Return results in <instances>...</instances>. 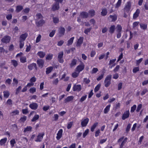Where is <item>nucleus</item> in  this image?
Returning a JSON list of instances; mask_svg holds the SVG:
<instances>
[{
	"label": "nucleus",
	"mask_w": 148,
	"mask_h": 148,
	"mask_svg": "<svg viewBox=\"0 0 148 148\" xmlns=\"http://www.w3.org/2000/svg\"><path fill=\"white\" fill-rule=\"evenodd\" d=\"M112 78V75H109L106 76L104 80L105 86L108 87L111 84V79Z\"/></svg>",
	"instance_id": "f257e3e1"
},
{
	"label": "nucleus",
	"mask_w": 148,
	"mask_h": 148,
	"mask_svg": "<svg viewBox=\"0 0 148 148\" xmlns=\"http://www.w3.org/2000/svg\"><path fill=\"white\" fill-rule=\"evenodd\" d=\"M44 135V134L43 133H39L38 135L37 136L35 141L36 142H40L41 141Z\"/></svg>",
	"instance_id": "f03ea898"
},
{
	"label": "nucleus",
	"mask_w": 148,
	"mask_h": 148,
	"mask_svg": "<svg viewBox=\"0 0 148 148\" xmlns=\"http://www.w3.org/2000/svg\"><path fill=\"white\" fill-rule=\"evenodd\" d=\"M89 121V119L87 118L82 119L81 122L82 127H86Z\"/></svg>",
	"instance_id": "7ed1b4c3"
},
{
	"label": "nucleus",
	"mask_w": 148,
	"mask_h": 148,
	"mask_svg": "<svg viewBox=\"0 0 148 148\" xmlns=\"http://www.w3.org/2000/svg\"><path fill=\"white\" fill-rule=\"evenodd\" d=\"M64 54L63 51H61L59 53L58 56V60L59 62L61 63H62L64 60L63 59V56Z\"/></svg>",
	"instance_id": "20e7f679"
},
{
	"label": "nucleus",
	"mask_w": 148,
	"mask_h": 148,
	"mask_svg": "<svg viewBox=\"0 0 148 148\" xmlns=\"http://www.w3.org/2000/svg\"><path fill=\"white\" fill-rule=\"evenodd\" d=\"M11 39V37L9 36H5L1 39V41L3 42L7 43L9 42Z\"/></svg>",
	"instance_id": "39448f33"
},
{
	"label": "nucleus",
	"mask_w": 148,
	"mask_h": 148,
	"mask_svg": "<svg viewBox=\"0 0 148 148\" xmlns=\"http://www.w3.org/2000/svg\"><path fill=\"white\" fill-rule=\"evenodd\" d=\"M130 112L129 110H127L124 112L123 114L122 119L123 120H124L125 119L127 118L129 116Z\"/></svg>",
	"instance_id": "423d86ee"
},
{
	"label": "nucleus",
	"mask_w": 148,
	"mask_h": 148,
	"mask_svg": "<svg viewBox=\"0 0 148 148\" xmlns=\"http://www.w3.org/2000/svg\"><path fill=\"white\" fill-rule=\"evenodd\" d=\"M84 65L83 64H81L78 65L76 68V71L77 72H78L80 73V71H82L84 69Z\"/></svg>",
	"instance_id": "0eeeda50"
},
{
	"label": "nucleus",
	"mask_w": 148,
	"mask_h": 148,
	"mask_svg": "<svg viewBox=\"0 0 148 148\" xmlns=\"http://www.w3.org/2000/svg\"><path fill=\"white\" fill-rule=\"evenodd\" d=\"M65 29L64 28L60 27L59 28L58 34L60 36H62L65 32Z\"/></svg>",
	"instance_id": "6e6552de"
},
{
	"label": "nucleus",
	"mask_w": 148,
	"mask_h": 148,
	"mask_svg": "<svg viewBox=\"0 0 148 148\" xmlns=\"http://www.w3.org/2000/svg\"><path fill=\"white\" fill-rule=\"evenodd\" d=\"M131 4L130 2H128L124 8V11L128 13L131 8Z\"/></svg>",
	"instance_id": "1a4fd4ad"
},
{
	"label": "nucleus",
	"mask_w": 148,
	"mask_h": 148,
	"mask_svg": "<svg viewBox=\"0 0 148 148\" xmlns=\"http://www.w3.org/2000/svg\"><path fill=\"white\" fill-rule=\"evenodd\" d=\"M81 89V86L80 85L75 84L73 87L74 91H79Z\"/></svg>",
	"instance_id": "9d476101"
},
{
	"label": "nucleus",
	"mask_w": 148,
	"mask_h": 148,
	"mask_svg": "<svg viewBox=\"0 0 148 148\" xmlns=\"http://www.w3.org/2000/svg\"><path fill=\"white\" fill-rule=\"evenodd\" d=\"M63 132V130L62 129H60L58 131L57 134V136L56 137V139L57 140H59L62 137Z\"/></svg>",
	"instance_id": "9b49d317"
},
{
	"label": "nucleus",
	"mask_w": 148,
	"mask_h": 148,
	"mask_svg": "<svg viewBox=\"0 0 148 148\" xmlns=\"http://www.w3.org/2000/svg\"><path fill=\"white\" fill-rule=\"evenodd\" d=\"M60 8L59 3H55L53 5L52 10L53 11L58 10Z\"/></svg>",
	"instance_id": "f8f14e48"
},
{
	"label": "nucleus",
	"mask_w": 148,
	"mask_h": 148,
	"mask_svg": "<svg viewBox=\"0 0 148 148\" xmlns=\"http://www.w3.org/2000/svg\"><path fill=\"white\" fill-rule=\"evenodd\" d=\"M117 15L115 14L114 15H110L109 17H108V18L110 21L114 22L117 19Z\"/></svg>",
	"instance_id": "ddd939ff"
},
{
	"label": "nucleus",
	"mask_w": 148,
	"mask_h": 148,
	"mask_svg": "<svg viewBox=\"0 0 148 148\" xmlns=\"http://www.w3.org/2000/svg\"><path fill=\"white\" fill-rule=\"evenodd\" d=\"M27 33L23 34L22 35H21L20 37V41L23 42L25 40L26 38L27 37Z\"/></svg>",
	"instance_id": "4468645a"
},
{
	"label": "nucleus",
	"mask_w": 148,
	"mask_h": 148,
	"mask_svg": "<svg viewBox=\"0 0 148 148\" xmlns=\"http://www.w3.org/2000/svg\"><path fill=\"white\" fill-rule=\"evenodd\" d=\"M29 107L32 110H36L38 107V104L36 103H32L29 105Z\"/></svg>",
	"instance_id": "2eb2a0df"
},
{
	"label": "nucleus",
	"mask_w": 148,
	"mask_h": 148,
	"mask_svg": "<svg viewBox=\"0 0 148 148\" xmlns=\"http://www.w3.org/2000/svg\"><path fill=\"white\" fill-rule=\"evenodd\" d=\"M37 63L39 66L42 68L44 64V61L42 59H39L37 60Z\"/></svg>",
	"instance_id": "dca6fc26"
},
{
	"label": "nucleus",
	"mask_w": 148,
	"mask_h": 148,
	"mask_svg": "<svg viewBox=\"0 0 148 148\" xmlns=\"http://www.w3.org/2000/svg\"><path fill=\"white\" fill-rule=\"evenodd\" d=\"M28 67L29 69L31 70H32L34 68H35L36 70L37 69L36 65L35 63H33L30 64L28 66Z\"/></svg>",
	"instance_id": "f3484780"
},
{
	"label": "nucleus",
	"mask_w": 148,
	"mask_h": 148,
	"mask_svg": "<svg viewBox=\"0 0 148 148\" xmlns=\"http://www.w3.org/2000/svg\"><path fill=\"white\" fill-rule=\"evenodd\" d=\"M140 13V10L139 9H137L135 12L134 13L133 15V18L134 19H136L139 16Z\"/></svg>",
	"instance_id": "a211bd4d"
},
{
	"label": "nucleus",
	"mask_w": 148,
	"mask_h": 148,
	"mask_svg": "<svg viewBox=\"0 0 148 148\" xmlns=\"http://www.w3.org/2000/svg\"><path fill=\"white\" fill-rule=\"evenodd\" d=\"M45 21L44 20L42 19L36 23V24L38 27H40L42 26L45 23Z\"/></svg>",
	"instance_id": "6ab92c4d"
},
{
	"label": "nucleus",
	"mask_w": 148,
	"mask_h": 148,
	"mask_svg": "<svg viewBox=\"0 0 148 148\" xmlns=\"http://www.w3.org/2000/svg\"><path fill=\"white\" fill-rule=\"evenodd\" d=\"M83 37H80L78 39L77 41L76 45L77 47L80 46L82 44L83 42Z\"/></svg>",
	"instance_id": "aec40b11"
},
{
	"label": "nucleus",
	"mask_w": 148,
	"mask_h": 148,
	"mask_svg": "<svg viewBox=\"0 0 148 148\" xmlns=\"http://www.w3.org/2000/svg\"><path fill=\"white\" fill-rule=\"evenodd\" d=\"M88 16V14L85 12H83L80 13L79 18H86Z\"/></svg>",
	"instance_id": "412c9836"
},
{
	"label": "nucleus",
	"mask_w": 148,
	"mask_h": 148,
	"mask_svg": "<svg viewBox=\"0 0 148 148\" xmlns=\"http://www.w3.org/2000/svg\"><path fill=\"white\" fill-rule=\"evenodd\" d=\"M74 98L73 96H70L68 97L64 100V102L66 103L69 102L72 100Z\"/></svg>",
	"instance_id": "4be33fe9"
},
{
	"label": "nucleus",
	"mask_w": 148,
	"mask_h": 148,
	"mask_svg": "<svg viewBox=\"0 0 148 148\" xmlns=\"http://www.w3.org/2000/svg\"><path fill=\"white\" fill-rule=\"evenodd\" d=\"M7 140V138L2 139L0 140V145L2 146L4 145Z\"/></svg>",
	"instance_id": "5701e85b"
},
{
	"label": "nucleus",
	"mask_w": 148,
	"mask_h": 148,
	"mask_svg": "<svg viewBox=\"0 0 148 148\" xmlns=\"http://www.w3.org/2000/svg\"><path fill=\"white\" fill-rule=\"evenodd\" d=\"M77 60L75 59H73L70 64V66L71 67H72L73 66H75L77 63Z\"/></svg>",
	"instance_id": "b1692460"
},
{
	"label": "nucleus",
	"mask_w": 148,
	"mask_h": 148,
	"mask_svg": "<svg viewBox=\"0 0 148 148\" xmlns=\"http://www.w3.org/2000/svg\"><path fill=\"white\" fill-rule=\"evenodd\" d=\"M110 105L107 106L104 110V113L105 114H107L109 111L110 107Z\"/></svg>",
	"instance_id": "393cba45"
},
{
	"label": "nucleus",
	"mask_w": 148,
	"mask_h": 148,
	"mask_svg": "<svg viewBox=\"0 0 148 148\" xmlns=\"http://www.w3.org/2000/svg\"><path fill=\"white\" fill-rule=\"evenodd\" d=\"M32 127L30 126H27L25 128L24 130V132H27L31 131Z\"/></svg>",
	"instance_id": "a878e982"
},
{
	"label": "nucleus",
	"mask_w": 148,
	"mask_h": 148,
	"mask_svg": "<svg viewBox=\"0 0 148 148\" xmlns=\"http://www.w3.org/2000/svg\"><path fill=\"white\" fill-rule=\"evenodd\" d=\"M3 96L6 98H8L9 97L10 93L8 91H4L3 92Z\"/></svg>",
	"instance_id": "bb28decb"
},
{
	"label": "nucleus",
	"mask_w": 148,
	"mask_h": 148,
	"mask_svg": "<svg viewBox=\"0 0 148 148\" xmlns=\"http://www.w3.org/2000/svg\"><path fill=\"white\" fill-rule=\"evenodd\" d=\"M37 54L40 58H43L45 56V53L43 51H40Z\"/></svg>",
	"instance_id": "cd10ccee"
},
{
	"label": "nucleus",
	"mask_w": 148,
	"mask_h": 148,
	"mask_svg": "<svg viewBox=\"0 0 148 148\" xmlns=\"http://www.w3.org/2000/svg\"><path fill=\"white\" fill-rule=\"evenodd\" d=\"M115 29V26L114 25H112L111 26L109 29V32L111 34L114 33Z\"/></svg>",
	"instance_id": "c85d7f7f"
},
{
	"label": "nucleus",
	"mask_w": 148,
	"mask_h": 148,
	"mask_svg": "<svg viewBox=\"0 0 148 148\" xmlns=\"http://www.w3.org/2000/svg\"><path fill=\"white\" fill-rule=\"evenodd\" d=\"M117 32H121L122 30V27L121 25H117L116 28Z\"/></svg>",
	"instance_id": "c756f323"
},
{
	"label": "nucleus",
	"mask_w": 148,
	"mask_h": 148,
	"mask_svg": "<svg viewBox=\"0 0 148 148\" xmlns=\"http://www.w3.org/2000/svg\"><path fill=\"white\" fill-rule=\"evenodd\" d=\"M53 69V67L52 66H50L47 68L46 69V74H48L50 73Z\"/></svg>",
	"instance_id": "7c9ffc66"
},
{
	"label": "nucleus",
	"mask_w": 148,
	"mask_h": 148,
	"mask_svg": "<svg viewBox=\"0 0 148 148\" xmlns=\"http://www.w3.org/2000/svg\"><path fill=\"white\" fill-rule=\"evenodd\" d=\"M19 113V111L17 110H15L12 111L11 114L12 116H14L16 115H18Z\"/></svg>",
	"instance_id": "2f4dec72"
},
{
	"label": "nucleus",
	"mask_w": 148,
	"mask_h": 148,
	"mask_svg": "<svg viewBox=\"0 0 148 148\" xmlns=\"http://www.w3.org/2000/svg\"><path fill=\"white\" fill-rule=\"evenodd\" d=\"M39 117V116L38 114H35L31 120L32 122H34L38 120Z\"/></svg>",
	"instance_id": "473e14b6"
},
{
	"label": "nucleus",
	"mask_w": 148,
	"mask_h": 148,
	"mask_svg": "<svg viewBox=\"0 0 148 148\" xmlns=\"http://www.w3.org/2000/svg\"><path fill=\"white\" fill-rule=\"evenodd\" d=\"M74 39V37H72L70 38L68 41L67 45L69 46L71 45L73 42Z\"/></svg>",
	"instance_id": "72a5a7b5"
},
{
	"label": "nucleus",
	"mask_w": 148,
	"mask_h": 148,
	"mask_svg": "<svg viewBox=\"0 0 148 148\" xmlns=\"http://www.w3.org/2000/svg\"><path fill=\"white\" fill-rule=\"evenodd\" d=\"M23 9V7L21 5H18L16 7V11L17 12L21 11Z\"/></svg>",
	"instance_id": "f704fd0d"
},
{
	"label": "nucleus",
	"mask_w": 148,
	"mask_h": 148,
	"mask_svg": "<svg viewBox=\"0 0 148 148\" xmlns=\"http://www.w3.org/2000/svg\"><path fill=\"white\" fill-rule=\"evenodd\" d=\"M26 58L25 56H21L20 58V61L23 63L26 62Z\"/></svg>",
	"instance_id": "c9c22d12"
},
{
	"label": "nucleus",
	"mask_w": 148,
	"mask_h": 148,
	"mask_svg": "<svg viewBox=\"0 0 148 148\" xmlns=\"http://www.w3.org/2000/svg\"><path fill=\"white\" fill-rule=\"evenodd\" d=\"M140 28L143 29H146L147 27V25L146 24L141 23L140 24Z\"/></svg>",
	"instance_id": "e433bc0d"
},
{
	"label": "nucleus",
	"mask_w": 148,
	"mask_h": 148,
	"mask_svg": "<svg viewBox=\"0 0 148 148\" xmlns=\"http://www.w3.org/2000/svg\"><path fill=\"white\" fill-rule=\"evenodd\" d=\"M107 13V11L106 9H103L102 10L101 12V14L103 16L106 15Z\"/></svg>",
	"instance_id": "4c0bfd02"
},
{
	"label": "nucleus",
	"mask_w": 148,
	"mask_h": 148,
	"mask_svg": "<svg viewBox=\"0 0 148 148\" xmlns=\"http://www.w3.org/2000/svg\"><path fill=\"white\" fill-rule=\"evenodd\" d=\"M79 72H77V71H76L72 74V76L74 78H76L79 75Z\"/></svg>",
	"instance_id": "58836bf2"
},
{
	"label": "nucleus",
	"mask_w": 148,
	"mask_h": 148,
	"mask_svg": "<svg viewBox=\"0 0 148 148\" xmlns=\"http://www.w3.org/2000/svg\"><path fill=\"white\" fill-rule=\"evenodd\" d=\"M98 123L97 122L95 123L91 127V131L92 132H93L94 130L96 128V126L97 125Z\"/></svg>",
	"instance_id": "ea45409f"
},
{
	"label": "nucleus",
	"mask_w": 148,
	"mask_h": 148,
	"mask_svg": "<svg viewBox=\"0 0 148 148\" xmlns=\"http://www.w3.org/2000/svg\"><path fill=\"white\" fill-rule=\"evenodd\" d=\"M123 83L122 82H119L117 85V89L118 90H121L123 86Z\"/></svg>",
	"instance_id": "a19ab883"
},
{
	"label": "nucleus",
	"mask_w": 148,
	"mask_h": 148,
	"mask_svg": "<svg viewBox=\"0 0 148 148\" xmlns=\"http://www.w3.org/2000/svg\"><path fill=\"white\" fill-rule=\"evenodd\" d=\"M127 140V138H124L122 142L120 145V148H122L123 146L125 144V143H126Z\"/></svg>",
	"instance_id": "79ce46f5"
},
{
	"label": "nucleus",
	"mask_w": 148,
	"mask_h": 148,
	"mask_svg": "<svg viewBox=\"0 0 148 148\" xmlns=\"http://www.w3.org/2000/svg\"><path fill=\"white\" fill-rule=\"evenodd\" d=\"M41 35L40 34L38 35L36 39V43H37L39 42L41 40Z\"/></svg>",
	"instance_id": "37998d69"
},
{
	"label": "nucleus",
	"mask_w": 148,
	"mask_h": 148,
	"mask_svg": "<svg viewBox=\"0 0 148 148\" xmlns=\"http://www.w3.org/2000/svg\"><path fill=\"white\" fill-rule=\"evenodd\" d=\"M10 143L11 146L12 147H14V145L16 143V142L15 139H12L10 141Z\"/></svg>",
	"instance_id": "c03bdc74"
},
{
	"label": "nucleus",
	"mask_w": 148,
	"mask_h": 148,
	"mask_svg": "<svg viewBox=\"0 0 148 148\" xmlns=\"http://www.w3.org/2000/svg\"><path fill=\"white\" fill-rule=\"evenodd\" d=\"M53 21L55 23H57L59 22V19L58 17H55L53 18Z\"/></svg>",
	"instance_id": "a18cd8bd"
},
{
	"label": "nucleus",
	"mask_w": 148,
	"mask_h": 148,
	"mask_svg": "<svg viewBox=\"0 0 148 148\" xmlns=\"http://www.w3.org/2000/svg\"><path fill=\"white\" fill-rule=\"evenodd\" d=\"M89 13L91 16H92L95 15V12L93 10H92L89 11Z\"/></svg>",
	"instance_id": "49530a36"
},
{
	"label": "nucleus",
	"mask_w": 148,
	"mask_h": 148,
	"mask_svg": "<svg viewBox=\"0 0 148 148\" xmlns=\"http://www.w3.org/2000/svg\"><path fill=\"white\" fill-rule=\"evenodd\" d=\"M11 63L14 67L18 65V63L16 61L14 60H12Z\"/></svg>",
	"instance_id": "de8ad7c7"
},
{
	"label": "nucleus",
	"mask_w": 148,
	"mask_h": 148,
	"mask_svg": "<svg viewBox=\"0 0 148 148\" xmlns=\"http://www.w3.org/2000/svg\"><path fill=\"white\" fill-rule=\"evenodd\" d=\"M122 0H118L116 3L115 7L116 8H119L121 5V3Z\"/></svg>",
	"instance_id": "09e8293b"
},
{
	"label": "nucleus",
	"mask_w": 148,
	"mask_h": 148,
	"mask_svg": "<svg viewBox=\"0 0 148 148\" xmlns=\"http://www.w3.org/2000/svg\"><path fill=\"white\" fill-rule=\"evenodd\" d=\"M36 89L35 87H32L30 88L29 90L30 93H33L36 92Z\"/></svg>",
	"instance_id": "8fccbe9b"
},
{
	"label": "nucleus",
	"mask_w": 148,
	"mask_h": 148,
	"mask_svg": "<svg viewBox=\"0 0 148 148\" xmlns=\"http://www.w3.org/2000/svg\"><path fill=\"white\" fill-rule=\"evenodd\" d=\"M21 88L22 87L21 86H18V87L16 89V92L15 93L16 94V95L18 94L20 92V90H21Z\"/></svg>",
	"instance_id": "3c124183"
},
{
	"label": "nucleus",
	"mask_w": 148,
	"mask_h": 148,
	"mask_svg": "<svg viewBox=\"0 0 148 148\" xmlns=\"http://www.w3.org/2000/svg\"><path fill=\"white\" fill-rule=\"evenodd\" d=\"M140 68L139 67H134L133 69V72L135 73L139 71Z\"/></svg>",
	"instance_id": "603ef678"
},
{
	"label": "nucleus",
	"mask_w": 148,
	"mask_h": 148,
	"mask_svg": "<svg viewBox=\"0 0 148 148\" xmlns=\"http://www.w3.org/2000/svg\"><path fill=\"white\" fill-rule=\"evenodd\" d=\"M27 117L25 116H24L21 117L20 119V121L22 122H24L26 120Z\"/></svg>",
	"instance_id": "864d4df0"
},
{
	"label": "nucleus",
	"mask_w": 148,
	"mask_h": 148,
	"mask_svg": "<svg viewBox=\"0 0 148 148\" xmlns=\"http://www.w3.org/2000/svg\"><path fill=\"white\" fill-rule=\"evenodd\" d=\"M89 129H87L85 130L83 134V137L84 138H85L86 136L88 134L89 132Z\"/></svg>",
	"instance_id": "5fc2aeb1"
},
{
	"label": "nucleus",
	"mask_w": 148,
	"mask_h": 148,
	"mask_svg": "<svg viewBox=\"0 0 148 148\" xmlns=\"http://www.w3.org/2000/svg\"><path fill=\"white\" fill-rule=\"evenodd\" d=\"M148 92V90L147 88H145L141 92V95L142 96L144 95L146 92Z\"/></svg>",
	"instance_id": "6e6d98bb"
},
{
	"label": "nucleus",
	"mask_w": 148,
	"mask_h": 148,
	"mask_svg": "<svg viewBox=\"0 0 148 148\" xmlns=\"http://www.w3.org/2000/svg\"><path fill=\"white\" fill-rule=\"evenodd\" d=\"M53 55L52 54H48L46 57V59L48 60H51L53 57Z\"/></svg>",
	"instance_id": "4d7b16f0"
},
{
	"label": "nucleus",
	"mask_w": 148,
	"mask_h": 148,
	"mask_svg": "<svg viewBox=\"0 0 148 148\" xmlns=\"http://www.w3.org/2000/svg\"><path fill=\"white\" fill-rule=\"evenodd\" d=\"M101 85L100 84H98L95 88L94 89V91L95 92H97L99 89Z\"/></svg>",
	"instance_id": "13d9d810"
},
{
	"label": "nucleus",
	"mask_w": 148,
	"mask_h": 148,
	"mask_svg": "<svg viewBox=\"0 0 148 148\" xmlns=\"http://www.w3.org/2000/svg\"><path fill=\"white\" fill-rule=\"evenodd\" d=\"M136 107V105H134L131 108V109L130 112H133L135 110Z\"/></svg>",
	"instance_id": "bf43d9fd"
},
{
	"label": "nucleus",
	"mask_w": 148,
	"mask_h": 148,
	"mask_svg": "<svg viewBox=\"0 0 148 148\" xmlns=\"http://www.w3.org/2000/svg\"><path fill=\"white\" fill-rule=\"evenodd\" d=\"M73 121L69 123L67 126V128L68 129H69L71 128L73 125Z\"/></svg>",
	"instance_id": "052dcab7"
},
{
	"label": "nucleus",
	"mask_w": 148,
	"mask_h": 148,
	"mask_svg": "<svg viewBox=\"0 0 148 148\" xmlns=\"http://www.w3.org/2000/svg\"><path fill=\"white\" fill-rule=\"evenodd\" d=\"M36 78L34 77H33L30 79L29 81L30 82L34 83L36 81Z\"/></svg>",
	"instance_id": "680f3d73"
},
{
	"label": "nucleus",
	"mask_w": 148,
	"mask_h": 148,
	"mask_svg": "<svg viewBox=\"0 0 148 148\" xmlns=\"http://www.w3.org/2000/svg\"><path fill=\"white\" fill-rule=\"evenodd\" d=\"M59 82L58 79L57 78L54 80L52 82L53 84L54 85H57Z\"/></svg>",
	"instance_id": "e2e57ef3"
},
{
	"label": "nucleus",
	"mask_w": 148,
	"mask_h": 148,
	"mask_svg": "<svg viewBox=\"0 0 148 148\" xmlns=\"http://www.w3.org/2000/svg\"><path fill=\"white\" fill-rule=\"evenodd\" d=\"M56 32V30H53L49 34V36L50 37H53Z\"/></svg>",
	"instance_id": "0e129e2a"
},
{
	"label": "nucleus",
	"mask_w": 148,
	"mask_h": 148,
	"mask_svg": "<svg viewBox=\"0 0 148 148\" xmlns=\"http://www.w3.org/2000/svg\"><path fill=\"white\" fill-rule=\"evenodd\" d=\"M64 41L63 40H60V41H58V42L57 45L58 46H62L63 44L64 43Z\"/></svg>",
	"instance_id": "69168bd1"
},
{
	"label": "nucleus",
	"mask_w": 148,
	"mask_h": 148,
	"mask_svg": "<svg viewBox=\"0 0 148 148\" xmlns=\"http://www.w3.org/2000/svg\"><path fill=\"white\" fill-rule=\"evenodd\" d=\"M98 71V69L96 68H93L91 72V73H96Z\"/></svg>",
	"instance_id": "338daca9"
},
{
	"label": "nucleus",
	"mask_w": 148,
	"mask_h": 148,
	"mask_svg": "<svg viewBox=\"0 0 148 148\" xmlns=\"http://www.w3.org/2000/svg\"><path fill=\"white\" fill-rule=\"evenodd\" d=\"M36 18L38 19L41 18L42 17V14L40 13L37 14L36 15Z\"/></svg>",
	"instance_id": "774afa93"
}]
</instances>
